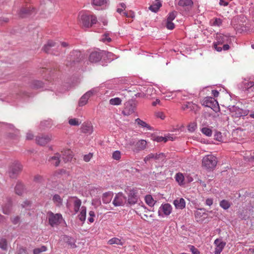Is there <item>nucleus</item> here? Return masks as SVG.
<instances>
[{"mask_svg":"<svg viewBox=\"0 0 254 254\" xmlns=\"http://www.w3.org/2000/svg\"><path fill=\"white\" fill-rule=\"evenodd\" d=\"M25 190L24 186L20 182H17L16 186L15 187V193L19 195H22L24 192Z\"/></svg>","mask_w":254,"mask_h":254,"instance_id":"25","label":"nucleus"},{"mask_svg":"<svg viewBox=\"0 0 254 254\" xmlns=\"http://www.w3.org/2000/svg\"><path fill=\"white\" fill-rule=\"evenodd\" d=\"M151 159H154L157 163H162L166 160V156L163 153H150L144 158V161L147 163Z\"/></svg>","mask_w":254,"mask_h":254,"instance_id":"7","label":"nucleus"},{"mask_svg":"<svg viewBox=\"0 0 254 254\" xmlns=\"http://www.w3.org/2000/svg\"><path fill=\"white\" fill-rule=\"evenodd\" d=\"M145 202L150 206H153L155 204V201L151 195H147L145 197Z\"/></svg>","mask_w":254,"mask_h":254,"instance_id":"38","label":"nucleus"},{"mask_svg":"<svg viewBox=\"0 0 254 254\" xmlns=\"http://www.w3.org/2000/svg\"><path fill=\"white\" fill-rule=\"evenodd\" d=\"M232 116L236 117H240L242 116H245L248 115V112L246 110H244L242 109L237 107H233V111H232Z\"/></svg>","mask_w":254,"mask_h":254,"instance_id":"18","label":"nucleus"},{"mask_svg":"<svg viewBox=\"0 0 254 254\" xmlns=\"http://www.w3.org/2000/svg\"><path fill=\"white\" fill-rule=\"evenodd\" d=\"M92 157V153H89L88 154L85 155L83 157V160L85 162H89L91 158Z\"/></svg>","mask_w":254,"mask_h":254,"instance_id":"63","label":"nucleus"},{"mask_svg":"<svg viewBox=\"0 0 254 254\" xmlns=\"http://www.w3.org/2000/svg\"><path fill=\"white\" fill-rule=\"evenodd\" d=\"M177 14V12L176 11L170 12L168 15L166 20L172 21L176 17Z\"/></svg>","mask_w":254,"mask_h":254,"instance_id":"48","label":"nucleus"},{"mask_svg":"<svg viewBox=\"0 0 254 254\" xmlns=\"http://www.w3.org/2000/svg\"><path fill=\"white\" fill-rule=\"evenodd\" d=\"M114 193L112 191H108L103 194L102 200L104 203L108 204L110 203L113 198Z\"/></svg>","mask_w":254,"mask_h":254,"instance_id":"21","label":"nucleus"},{"mask_svg":"<svg viewBox=\"0 0 254 254\" xmlns=\"http://www.w3.org/2000/svg\"><path fill=\"white\" fill-rule=\"evenodd\" d=\"M146 141L145 140H140L136 143V151L138 152L140 150H142L146 148Z\"/></svg>","mask_w":254,"mask_h":254,"instance_id":"24","label":"nucleus"},{"mask_svg":"<svg viewBox=\"0 0 254 254\" xmlns=\"http://www.w3.org/2000/svg\"><path fill=\"white\" fill-rule=\"evenodd\" d=\"M52 200L56 206L59 207L62 205L63 199L59 194L54 195Z\"/></svg>","mask_w":254,"mask_h":254,"instance_id":"33","label":"nucleus"},{"mask_svg":"<svg viewBox=\"0 0 254 254\" xmlns=\"http://www.w3.org/2000/svg\"><path fill=\"white\" fill-rule=\"evenodd\" d=\"M123 14L127 17L133 18L135 16L134 13L132 11H129V12H123Z\"/></svg>","mask_w":254,"mask_h":254,"instance_id":"58","label":"nucleus"},{"mask_svg":"<svg viewBox=\"0 0 254 254\" xmlns=\"http://www.w3.org/2000/svg\"><path fill=\"white\" fill-rule=\"evenodd\" d=\"M121 152L118 150H116L113 153L112 157L114 159L119 160L121 158Z\"/></svg>","mask_w":254,"mask_h":254,"instance_id":"53","label":"nucleus"},{"mask_svg":"<svg viewBox=\"0 0 254 254\" xmlns=\"http://www.w3.org/2000/svg\"><path fill=\"white\" fill-rule=\"evenodd\" d=\"M11 221L14 224H17L20 221V217L19 216L14 217L11 219Z\"/></svg>","mask_w":254,"mask_h":254,"instance_id":"64","label":"nucleus"},{"mask_svg":"<svg viewBox=\"0 0 254 254\" xmlns=\"http://www.w3.org/2000/svg\"><path fill=\"white\" fill-rule=\"evenodd\" d=\"M102 41L104 43H109L111 41V39L109 37V33H105L102 38Z\"/></svg>","mask_w":254,"mask_h":254,"instance_id":"52","label":"nucleus"},{"mask_svg":"<svg viewBox=\"0 0 254 254\" xmlns=\"http://www.w3.org/2000/svg\"><path fill=\"white\" fill-rule=\"evenodd\" d=\"M24 96H29V95L27 92L23 91H19L15 95V98L18 99L23 98Z\"/></svg>","mask_w":254,"mask_h":254,"instance_id":"43","label":"nucleus"},{"mask_svg":"<svg viewBox=\"0 0 254 254\" xmlns=\"http://www.w3.org/2000/svg\"><path fill=\"white\" fill-rule=\"evenodd\" d=\"M126 196L122 192H119L116 194L113 204L115 206H122L126 203Z\"/></svg>","mask_w":254,"mask_h":254,"instance_id":"10","label":"nucleus"},{"mask_svg":"<svg viewBox=\"0 0 254 254\" xmlns=\"http://www.w3.org/2000/svg\"><path fill=\"white\" fill-rule=\"evenodd\" d=\"M52 138L50 134L40 135L36 137V143L40 145H45L50 142Z\"/></svg>","mask_w":254,"mask_h":254,"instance_id":"14","label":"nucleus"},{"mask_svg":"<svg viewBox=\"0 0 254 254\" xmlns=\"http://www.w3.org/2000/svg\"><path fill=\"white\" fill-rule=\"evenodd\" d=\"M96 92L95 89L87 91L79 99L78 105L83 106L87 103L89 98Z\"/></svg>","mask_w":254,"mask_h":254,"instance_id":"13","label":"nucleus"},{"mask_svg":"<svg viewBox=\"0 0 254 254\" xmlns=\"http://www.w3.org/2000/svg\"><path fill=\"white\" fill-rule=\"evenodd\" d=\"M173 204L177 209H182L186 206V201L183 198H179L175 199Z\"/></svg>","mask_w":254,"mask_h":254,"instance_id":"20","label":"nucleus"},{"mask_svg":"<svg viewBox=\"0 0 254 254\" xmlns=\"http://www.w3.org/2000/svg\"><path fill=\"white\" fill-rule=\"evenodd\" d=\"M220 206L224 209L227 210L230 207L231 204L228 200L223 199L220 201Z\"/></svg>","mask_w":254,"mask_h":254,"instance_id":"40","label":"nucleus"},{"mask_svg":"<svg viewBox=\"0 0 254 254\" xmlns=\"http://www.w3.org/2000/svg\"><path fill=\"white\" fill-rule=\"evenodd\" d=\"M68 123L71 126H78L80 124L81 122L79 121L78 119L73 118L69 119Z\"/></svg>","mask_w":254,"mask_h":254,"instance_id":"49","label":"nucleus"},{"mask_svg":"<svg viewBox=\"0 0 254 254\" xmlns=\"http://www.w3.org/2000/svg\"><path fill=\"white\" fill-rule=\"evenodd\" d=\"M107 2V0H93L92 4L96 6H102L106 4Z\"/></svg>","mask_w":254,"mask_h":254,"instance_id":"46","label":"nucleus"},{"mask_svg":"<svg viewBox=\"0 0 254 254\" xmlns=\"http://www.w3.org/2000/svg\"><path fill=\"white\" fill-rule=\"evenodd\" d=\"M89 217L88 220L90 223H93L94 221V217L95 216V212L93 211H90L89 212Z\"/></svg>","mask_w":254,"mask_h":254,"instance_id":"56","label":"nucleus"},{"mask_svg":"<svg viewBox=\"0 0 254 254\" xmlns=\"http://www.w3.org/2000/svg\"><path fill=\"white\" fill-rule=\"evenodd\" d=\"M242 86L243 90H248L249 88L254 86V81L245 80L243 82Z\"/></svg>","mask_w":254,"mask_h":254,"instance_id":"31","label":"nucleus"},{"mask_svg":"<svg viewBox=\"0 0 254 254\" xmlns=\"http://www.w3.org/2000/svg\"><path fill=\"white\" fill-rule=\"evenodd\" d=\"M172 206L169 203L162 204L158 210V215L163 217L164 216H168L172 212Z\"/></svg>","mask_w":254,"mask_h":254,"instance_id":"8","label":"nucleus"},{"mask_svg":"<svg viewBox=\"0 0 254 254\" xmlns=\"http://www.w3.org/2000/svg\"><path fill=\"white\" fill-rule=\"evenodd\" d=\"M201 132L207 136H211L212 133V130L207 127H202L200 129Z\"/></svg>","mask_w":254,"mask_h":254,"instance_id":"39","label":"nucleus"},{"mask_svg":"<svg viewBox=\"0 0 254 254\" xmlns=\"http://www.w3.org/2000/svg\"><path fill=\"white\" fill-rule=\"evenodd\" d=\"M108 244L109 245H113V244H117L120 246H123L124 244V243L121 241V240L119 239V238L114 237L111 239H110L108 241Z\"/></svg>","mask_w":254,"mask_h":254,"instance_id":"36","label":"nucleus"},{"mask_svg":"<svg viewBox=\"0 0 254 254\" xmlns=\"http://www.w3.org/2000/svg\"><path fill=\"white\" fill-rule=\"evenodd\" d=\"M56 46V43L52 41H49L47 44H46L43 48V51L47 53H50L51 48Z\"/></svg>","mask_w":254,"mask_h":254,"instance_id":"30","label":"nucleus"},{"mask_svg":"<svg viewBox=\"0 0 254 254\" xmlns=\"http://www.w3.org/2000/svg\"><path fill=\"white\" fill-rule=\"evenodd\" d=\"M22 165L18 161L13 162L9 166L8 173L11 178H16L22 170Z\"/></svg>","mask_w":254,"mask_h":254,"instance_id":"5","label":"nucleus"},{"mask_svg":"<svg viewBox=\"0 0 254 254\" xmlns=\"http://www.w3.org/2000/svg\"><path fill=\"white\" fill-rule=\"evenodd\" d=\"M166 27L169 30H172L174 28L175 25L172 21L166 20Z\"/></svg>","mask_w":254,"mask_h":254,"instance_id":"60","label":"nucleus"},{"mask_svg":"<svg viewBox=\"0 0 254 254\" xmlns=\"http://www.w3.org/2000/svg\"><path fill=\"white\" fill-rule=\"evenodd\" d=\"M60 157L61 155L59 153H56L54 156L50 158L49 161L55 166H58L59 165L61 161L60 159Z\"/></svg>","mask_w":254,"mask_h":254,"instance_id":"26","label":"nucleus"},{"mask_svg":"<svg viewBox=\"0 0 254 254\" xmlns=\"http://www.w3.org/2000/svg\"><path fill=\"white\" fill-rule=\"evenodd\" d=\"M135 106L132 101L126 102L125 104V108L122 111V114L125 116H128L134 111Z\"/></svg>","mask_w":254,"mask_h":254,"instance_id":"15","label":"nucleus"},{"mask_svg":"<svg viewBox=\"0 0 254 254\" xmlns=\"http://www.w3.org/2000/svg\"><path fill=\"white\" fill-rule=\"evenodd\" d=\"M62 159L66 163L70 161L73 157V154L70 150H66L62 153Z\"/></svg>","mask_w":254,"mask_h":254,"instance_id":"22","label":"nucleus"},{"mask_svg":"<svg viewBox=\"0 0 254 254\" xmlns=\"http://www.w3.org/2000/svg\"><path fill=\"white\" fill-rule=\"evenodd\" d=\"M17 254H26V251L22 247L19 246L17 247Z\"/></svg>","mask_w":254,"mask_h":254,"instance_id":"61","label":"nucleus"},{"mask_svg":"<svg viewBox=\"0 0 254 254\" xmlns=\"http://www.w3.org/2000/svg\"><path fill=\"white\" fill-rule=\"evenodd\" d=\"M232 39H234V37L230 36L229 34H217L216 36V41L213 44L214 48L217 51L221 52L222 50V48L221 47L218 46L225 43H231Z\"/></svg>","mask_w":254,"mask_h":254,"instance_id":"2","label":"nucleus"},{"mask_svg":"<svg viewBox=\"0 0 254 254\" xmlns=\"http://www.w3.org/2000/svg\"><path fill=\"white\" fill-rule=\"evenodd\" d=\"M32 87L35 89H39L43 87V83L38 80L34 81L32 83Z\"/></svg>","mask_w":254,"mask_h":254,"instance_id":"50","label":"nucleus"},{"mask_svg":"<svg viewBox=\"0 0 254 254\" xmlns=\"http://www.w3.org/2000/svg\"><path fill=\"white\" fill-rule=\"evenodd\" d=\"M109 103L112 105H119L122 103V100L118 97L112 98L110 100Z\"/></svg>","mask_w":254,"mask_h":254,"instance_id":"42","label":"nucleus"},{"mask_svg":"<svg viewBox=\"0 0 254 254\" xmlns=\"http://www.w3.org/2000/svg\"><path fill=\"white\" fill-rule=\"evenodd\" d=\"M102 54V52L94 51L92 52L89 55V61L95 63L99 62L103 57Z\"/></svg>","mask_w":254,"mask_h":254,"instance_id":"17","label":"nucleus"},{"mask_svg":"<svg viewBox=\"0 0 254 254\" xmlns=\"http://www.w3.org/2000/svg\"><path fill=\"white\" fill-rule=\"evenodd\" d=\"M214 244L215 246L214 254H220L226 245V243L224 242L222 238L216 239Z\"/></svg>","mask_w":254,"mask_h":254,"instance_id":"12","label":"nucleus"},{"mask_svg":"<svg viewBox=\"0 0 254 254\" xmlns=\"http://www.w3.org/2000/svg\"><path fill=\"white\" fill-rule=\"evenodd\" d=\"M193 4L192 0H179L178 2V5L182 7H191Z\"/></svg>","mask_w":254,"mask_h":254,"instance_id":"29","label":"nucleus"},{"mask_svg":"<svg viewBox=\"0 0 254 254\" xmlns=\"http://www.w3.org/2000/svg\"><path fill=\"white\" fill-rule=\"evenodd\" d=\"M7 241L5 239L2 238L0 240V248L3 250H7Z\"/></svg>","mask_w":254,"mask_h":254,"instance_id":"47","label":"nucleus"},{"mask_svg":"<svg viewBox=\"0 0 254 254\" xmlns=\"http://www.w3.org/2000/svg\"><path fill=\"white\" fill-rule=\"evenodd\" d=\"M83 132L88 134H91L93 132V126L89 123L83 124L82 126Z\"/></svg>","mask_w":254,"mask_h":254,"instance_id":"23","label":"nucleus"},{"mask_svg":"<svg viewBox=\"0 0 254 254\" xmlns=\"http://www.w3.org/2000/svg\"><path fill=\"white\" fill-rule=\"evenodd\" d=\"M31 9L29 8H22L19 12V15L21 17H23L25 16L27 14L31 13Z\"/></svg>","mask_w":254,"mask_h":254,"instance_id":"41","label":"nucleus"},{"mask_svg":"<svg viewBox=\"0 0 254 254\" xmlns=\"http://www.w3.org/2000/svg\"><path fill=\"white\" fill-rule=\"evenodd\" d=\"M214 139L218 141H221L222 140V133L219 131H216L214 134Z\"/></svg>","mask_w":254,"mask_h":254,"instance_id":"55","label":"nucleus"},{"mask_svg":"<svg viewBox=\"0 0 254 254\" xmlns=\"http://www.w3.org/2000/svg\"><path fill=\"white\" fill-rule=\"evenodd\" d=\"M102 53V56L103 55H106L107 58L110 61H111L116 58H115V55L111 52L103 51Z\"/></svg>","mask_w":254,"mask_h":254,"instance_id":"45","label":"nucleus"},{"mask_svg":"<svg viewBox=\"0 0 254 254\" xmlns=\"http://www.w3.org/2000/svg\"><path fill=\"white\" fill-rule=\"evenodd\" d=\"M217 164V158L212 154L205 155L202 159V166L206 170L210 171L213 170Z\"/></svg>","mask_w":254,"mask_h":254,"instance_id":"3","label":"nucleus"},{"mask_svg":"<svg viewBox=\"0 0 254 254\" xmlns=\"http://www.w3.org/2000/svg\"><path fill=\"white\" fill-rule=\"evenodd\" d=\"M11 210V204L10 199L8 200V203L2 207L3 213L5 214H9Z\"/></svg>","mask_w":254,"mask_h":254,"instance_id":"35","label":"nucleus"},{"mask_svg":"<svg viewBox=\"0 0 254 254\" xmlns=\"http://www.w3.org/2000/svg\"><path fill=\"white\" fill-rule=\"evenodd\" d=\"M189 247L190 248V252L193 254H200L199 251L197 249L195 248L194 246L192 245H189Z\"/></svg>","mask_w":254,"mask_h":254,"instance_id":"59","label":"nucleus"},{"mask_svg":"<svg viewBox=\"0 0 254 254\" xmlns=\"http://www.w3.org/2000/svg\"><path fill=\"white\" fill-rule=\"evenodd\" d=\"M213 199L211 198H207L205 199L204 204L205 205L210 206L213 204Z\"/></svg>","mask_w":254,"mask_h":254,"instance_id":"62","label":"nucleus"},{"mask_svg":"<svg viewBox=\"0 0 254 254\" xmlns=\"http://www.w3.org/2000/svg\"><path fill=\"white\" fill-rule=\"evenodd\" d=\"M162 4L161 1L159 0H156L155 2L151 5L149 9L154 12H156L158 11L160 7L161 6Z\"/></svg>","mask_w":254,"mask_h":254,"instance_id":"28","label":"nucleus"},{"mask_svg":"<svg viewBox=\"0 0 254 254\" xmlns=\"http://www.w3.org/2000/svg\"><path fill=\"white\" fill-rule=\"evenodd\" d=\"M202 105L210 108L215 112L219 111V107L218 102L213 97H207L203 100Z\"/></svg>","mask_w":254,"mask_h":254,"instance_id":"6","label":"nucleus"},{"mask_svg":"<svg viewBox=\"0 0 254 254\" xmlns=\"http://www.w3.org/2000/svg\"><path fill=\"white\" fill-rule=\"evenodd\" d=\"M182 109L184 110L189 109L190 111L195 112L198 110V106L192 102H186L182 106Z\"/></svg>","mask_w":254,"mask_h":254,"instance_id":"19","label":"nucleus"},{"mask_svg":"<svg viewBox=\"0 0 254 254\" xmlns=\"http://www.w3.org/2000/svg\"><path fill=\"white\" fill-rule=\"evenodd\" d=\"M101 204V202L100 199L95 198L92 200V205L95 208L99 206Z\"/></svg>","mask_w":254,"mask_h":254,"instance_id":"54","label":"nucleus"},{"mask_svg":"<svg viewBox=\"0 0 254 254\" xmlns=\"http://www.w3.org/2000/svg\"><path fill=\"white\" fill-rule=\"evenodd\" d=\"M78 18L80 24L85 28H89L97 22L95 16L90 15L84 12H79Z\"/></svg>","mask_w":254,"mask_h":254,"instance_id":"1","label":"nucleus"},{"mask_svg":"<svg viewBox=\"0 0 254 254\" xmlns=\"http://www.w3.org/2000/svg\"><path fill=\"white\" fill-rule=\"evenodd\" d=\"M72 203L73 205V209L75 212V214L77 213L79 210L80 207L81 205V200L78 198L76 197H72L69 198L68 202L67 203V207L69 208V204Z\"/></svg>","mask_w":254,"mask_h":254,"instance_id":"11","label":"nucleus"},{"mask_svg":"<svg viewBox=\"0 0 254 254\" xmlns=\"http://www.w3.org/2000/svg\"><path fill=\"white\" fill-rule=\"evenodd\" d=\"M78 217L81 221L84 222L85 221L86 217V207L85 206L81 207L80 211Z\"/></svg>","mask_w":254,"mask_h":254,"instance_id":"27","label":"nucleus"},{"mask_svg":"<svg viewBox=\"0 0 254 254\" xmlns=\"http://www.w3.org/2000/svg\"><path fill=\"white\" fill-rule=\"evenodd\" d=\"M47 218L50 226L54 227L59 225L63 220V216L60 213L55 214L51 211L47 213Z\"/></svg>","mask_w":254,"mask_h":254,"instance_id":"4","label":"nucleus"},{"mask_svg":"<svg viewBox=\"0 0 254 254\" xmlns=\"http://www.w3.org/2000/svg\"><path fill=\"white\" fill-rule=\"evenodd\" d=\"M196 128V124L194 123L190 124L188 126V130L190 132H193Z\"/></svg>","mask_w":254,"mask_h":254,"instance_id":"57","label":"nucleus"},{"mask_svg":"<svg viewBox=\"0 0 254 254\" xmlns=\"http://www.w3.org/2000/svg\"><path fill=\"white\" fill-rule=\"evenodd\" d=\"M176 181L180 185H184V176L182 173H177L175 176Z\"/></svg>","mask_w":254,"mask_h":254,"instance_id":"37","label":"nucleus"},{"mask_svg":"<svg viewBox=\"0 0 254 254\" xmlns=\"http://www.w3.org/2000/svg\"><path fill=\"white\" fill-rule=\"evenodd\" d=\"M47 250V248L45 246H42L40 248L34 249L33 250L34 254H40L42 252H46Z\"/></svg>","mask_w":254,"mask_h":254,"instance_id":"44","label":"nucleus"},{"mask_svg":"<svg viewBox=\"0 0 254 254\" xmlns=\"http://www.w3.org/2000/svg\"><path fill=\"white\" fill-rule=\"evenodd\" d=\"M222 20L220 18H215L213 19L212 25L214 26H220L222 25Z\"/></svg>","mask_w":254,"mask_h":254,"instance_id":"51","label":"nucleus"},{"mask_svg":"<svg viewBox=\"0 0 254 254\" xmlns=\"http://www.w3.org/2000/svg\"><path fill=\"white\" fill-rule=\"evenodd\" d=\"M138 190L136 189L130 190L128 194L127 203L130 205H134L138 200Z\"/></svg>","mask_w":254,"mask_h":254,"instance_id":"9","label":"nucleus"},{"mask_svg":"<svg viewBox=\"0 0 254 254\" xmlns=\"http://www.w3.org/2000/svg\"><path fill=\"white\" fill-rule=\"evenodd\" d=\"M64 241L70 246L71 248L76 247L75 245V240L74 239L68 236H65L64 239Z\"/></svg>","mask_w":254,"mask_h":254,"instance_id":"32","label":"nucleus"},{"mask_svg":"<svg viewBox=\"0 0 254 254\" xmlns=\"http://www.w3.org/2000/svg\"><path fill=\"white\" fill-rule=\"evenodd\" d=\"M194 216L197 222L202 223L204 219L207 217V214L205 212V209L201 208L195 211Z\"/></svg>","mask_w":254,"mask_h":254,"instance_id":"16","label":"nucleus"},{"mask_svg":"<svg viewBox=\"0 0 254 254\" xmlns=\"http://www.w3.org/2000/svg\"><path fill=\"white\" fill-rule=\"evenodd\" d=\"M135 122L140 126L143 127H146L148 130H151L152 128L148 124L143 121L137 118L135 120Z\"/></svg>","mask_w":254,"mask_h":254,"instance_id":"34","label":"nucleus"}]
</instances>
